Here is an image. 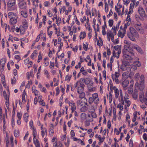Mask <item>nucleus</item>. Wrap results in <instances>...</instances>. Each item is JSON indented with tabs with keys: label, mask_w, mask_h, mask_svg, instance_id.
<instances>
[{
	"label": "nucleus",
	"mask_w": 147,
	"mask_h": 147,
	"mask_svg": "<svg viewBox=\"0 0 147 147\" xmlns=\"http://www.w3.org/2000/svg\"><path fill=\"white\" fill-rule=\"evenodd\" d=\"M123 57L124 60H131L135 59L136 57L133 50L129 51L127 49L126 51H123Z\"/></svg>",
	"instance_id": "1"
},
{
	"label": "nucleus",
	"mask_w": 147,
	"mask_h": 147,
	"mask_svg": "<svg viewBox=\"0 0 147 147\" xmlns=\"http://www.w3.org/2000/svg\"><path fill=\"white\" fill-rule=\"evenodd\" d=\"M130 32L127 33V35L130 39L132 41L136 40L135 37L138 38L139 37L138 34L136 30L133 27L129 28Z\"/></svg>",
	"instance_id": "2"
},
{
	"label": "nucleus",
	"mask_w": 147,
	"mask_h": 147,
	"mask_svg": "<svg viewBox=\"0 0 147 147\" xmlns=\"http://www.w3.org/2000/svg\"><path fill=\"white\" fill-rule=\"evenodd\" d=\"M92 97H90L89 98L88 102L89 104H91L93 102L95 104L99 103V99L98 94L97 93H94L92 95Z\"/></svg>",
	"instance_id": "3"
},
{
	"label": "nucleus",
	"mask_w": 147,
	"mask_h": 147,
	"mask_svg": "<svg viewBox=\"0 0 147 147\" xmlns=\"http://www.w3.org/2000/svg\"><path fill=\"white\" fill-rule=\"evenodd\" d=\"M9 10L13 11L17 9L15 0H9L7 4Z\"/></svg>",
	"instance_id": "4"
},
{
	"label": "nucleus",
	"mask_w": 147,
	"mask_h": 147,
	"mask_svg": "<svg viewBox=\"0 0 147 147\" xmlns=\"http://www.w3.org/2000/svg\"><path fill=\"white\" fill-rule=\"evenodd\" d=\"M130 48L132 49L131 50H133V49H135L138 52L141 54L143 53V52L141 47L136 44H131Z\"/></svg>",
	"instance_id": "5"
},
{
	"label": "nucleus",
	"mask_w": 147,
	"mask_h": 147,
	"mask_svg": "<svg viewBox=\"0 0 147 147\" xmlns=\"http://www.w3.org/2000/svg\"><path fill=\"white\" fill-rule=\"evenodd\" d=\"M77 103L78 105H80L81 106L84 105H87V100L86 98H84L78 100Z\"/></svg>",
	"instance_id": "6"
},
{
	"label": "nucleus",
	"mask_w": 147,
	"mask_h": 147,
	"mask_svg": "<svg viewBox=\"0 0 147 147\" xmlns=\"http://www.w3.org/2000/svg\"><path fill=\"white\" fill-rule=\"evenodd\" d=\"M84 80H82L80 78L79 81H78L74 85L73 87L75 88L77 87H84L85 86L83 81Z\"/></svg>",
	"instance_id": "7"
},
{
	"label": "nucleus",
	"mask_w": 147,
	"mask_h": 147,
	"mask_svg": "<svg viewBox=\"0 0 147 147\" xmlns=\"http://www.w3.org/2000/svg\"><path fill=\"white\" fill-rule=\"evenodd\" d=\"M138 11L140 16L142 17L146 16L145 11L142 6H139L138 8Z\"/></svg>",
	"instance_id": "8"
},
{
	"label": "nucleus",
	"mask_w": 147,
	"mask_h": 147,
	"mask_svg": "<svg viewBox=\"0 0 147 147\" xmlns=\"http://www.w3.org/2000/svg\"><path fill=\"white\" fill-rule=\"evenodd\" d=\"M139 98L140 101L142 103L144 102L145 104L147 105V94L144 96L140 95Z\"/></svg>",
	"instance_id": "9"
},
{
	"label": "nucleus",
	"mask_w": 147,
	"mask_h": 147,
	"mask_svg": "<svg viewBox=\"0 0 147 147\" xmlns=\"http://www.w3.org/2000/svg\"><path fill=\"white\" fill-rule=\"evenodd\" d=\"M68 104L70 107H71V113H74V111L76 110V108L75 103L73 101L68 102Z\"/></svg>",
	"instance_id": "10"
},
{
	"label": "nucleus",
	"mask_w": 147,
	"mask_h": 147,
	"mask_svg": "<svg viewBox=\"0 0 147 147\" xmlns=\"http://www.w3.org/2000/svg\"><path fill=\"white\" fill-rule=\"evenodd\" d=\"M124 60L122 61V65L121 66V69L123 70H124L125 67L129 64V63L127 61Z\"/></svg>",
	"instance_id": "11"
},
{
	"label": "nucleus",
	"mask_w": 147,
	"mask_h": 147,
	"mask_svg": "<svg viewBox=\"0 0 147 147\" xmlns=\"http://www.w3.org/2000/svg\"><path fill=\"white\" fill-rule=\"evenodd\" d=\"M144 84L137 82L135 84V86L136 87H137L140 90H142L144 87Z\"/></svg>",
	"instance_id": "12"
},
{
	"label": "nucleus",
	"mask_w": 147,
	"mask_h": 147,
	"mask_svg": "<svg viewBox=\"0 0 147 147\" xmlns=\"http://www.w3.org/2000/svg\"><path fill=\"white\" fill-rule=\"evenodd\" d=\"M18 5L20 8L21 9H25L27 7L26 3L24 2L19 3Z\"/></svg>",
	"instance_id": "13"
},
{
	"label": "nucleus",
	"mask_w": 147,
	"mask_h": 147,
	"mask_svg": "<svg viewBox=\"0 0 147 147\" xmlns=\"http://www.w3.org/2000/svg\"><path fill=\"white\" fill-rule=\"evenodd\" d=\"M136 28L137 30L140 31V32L142 34L144 32V30L142 29L141 26V24H136L135 25Z\"/></svg>",
	"instance_id": "14"
},
{
	"label": "nucleus",
	"mask_w": 147,
	"mask_h": 147,
	"mask_svg": "<svg viewBox=\"0 0 147 147\" xmlns=\"http://www.w3.org/2000/svg\"><path fill=\"white\" fill-rule=\"evenodd\" d=\"M113 90L115 91V98H118L119 95V90L117 88V87L115 86H114L113 87Z\"/></svg>",
	"instance_id": "15"
},
{
	"label": "nucleus",
	"mask_w": 147,
	"mask_h": 147,
	"mask_svg": "<svg viewBox=\"0 0 147 147\" xmlns=\"http://www.w3.org/2000/svg\"><path fill=\"white\" fill-rule=\"evenodd\" d=\"M107 39L109 41L110 40L112 36L114 35L113 32L111 31H109L108 32H107Z\"/></svg>",
	"instance_id": "16"
},
{
	"label": "nucleus",
	"mask_w": 147,
	"mask_h": 147,
	"mask_svg": "<svg viewBox=\"0 0 147 147\" xmlns=\"http://www.w3.org/2000/svg\"><path fill=\"white\" fill-rule=\"evenodd\" d=\"M8 16L10 19L14 18L15 17H17L16 14L12 12H9L8 14Z\"/></svg>",
	"instance_id": "17"
},
{
	"label": "nucleus",
	"mask_w": 147,
	"mask_h": 147,
	"mask_svg": "<svg viewBox=\"0 0 147 147\" xmlns=\"http://www.w3.org/2000/svg\"><path fill=\"white\" fill-rule=\"evenodd\" d=\"M129 84V81L127 80H125L123 81L121 83V85L123 87H127Z\"/></svg>",
	"instance_id": "18"
},
{
	"label": "nucleus",
	"mask_w": 147,
	"mask_h": 147,
	"mask_svg": "<svg viewBox=\"0 0 147 147\" xmlns=\"http://www.w3.org/2000/svg\"><path fill=\"white\" fill-rule=\"evenodd\" d=\"M17 17H15L14 18H13L10 20V23L11 24H14L17 22Z\"/></svg>",
	"instance_id": "19"
},
{
	"label": "nucleus",
	"mask_w": 147,
	"mask_h": 147,
	"mask_svg": "<svg viewBox=\"0 0 147 147\" xmlns=\"http://www.w3.org/2000/svg\"><path fill=\"white\" fill-rule=\"evenodd\" d=\"M3 96L5 99V102H8V100H9V96L7 95L6 92L5 91L3 92Z\"/></svg>",
	"instance_id": "20"
},
{
	"label": "nucleus",
	"mask_w": 147,
	"mask_h": 147,
	"mask_svg": "<svg viewBox=\"0 0 147 147\" xmlns=\"http://www.w3.org/2000/svg\"><path fill=\"white\" fill-rule=\"evenodd\" d=\"M125 34V33H124L123 32H121V30H119L118 31L117 35L118 37H120L121 38H123L124 37Z\"/></svg>",
	"instance_id": "21"
},
{
	"label": "nucleus",
	"mask_w": 147,
	"mask_h": 147,
	"mask_svg": "<svg viewBox=\"0 0 147 147\" xmlns=\"http://www.w3.org/2000/svg\"><path fill=\"white\" fill-rule=\"evenodd\" d=\"M81 79L82 80L83 79V80H84L83 81L84 83V82L86 85L88 84L90 82V80L89 78H86L85 79L84 78H82Z\"/></svg>",
	"instance_id": "22"
},
{
	"label": "nucleus",
	"mask_w": 147,
	"mask_h": 147,
	"mask_svg": "<svg viewBox=\"0 0 147 147\" xmlns=\"http://www.w3.org/2000/svg\"><path fill=\"white\" fill-rule=\"evenodd\" d=\"M6 62V59L5 58L1 59L0 61V65L1 67H2V69L4 67L5 64Z\"/></svg>",
	"instance_id": "23"
},
{
	"label": "nucleus",
	"mask_w": 147,
	"mask_h": 147,
	"mask_svg": "<svg viewBox=\"0 0 147 147\" xmlns=\"http://www.w3.org/2000/svg\"><path fill=\"white\" fill-rule=\"evenodd\" d=\"M133 86L130 85L127 89L128 93L129 94H132L133 92Z\"/></svg>",
	"instance_id": "24"
},
{
	"label": "nucleus",
	"mask_w": 147,
	"mask_h": 147,
	"mask_svg": "<svg viewBox=\"0 0 147 147\" xmlns=\"http://www.w3.org/2000/svg\"><path fill=\"white\" fill-rule=\"evenodd\" d=\"M111 76L113 80L115 81L116 84H118L119 83V80L118 79V78H114L113 74H112Z\"/></svg>",
	"instance_id": "25"
},
{
	"label": "nucleus",
	"mask_w": 147,
	"mask_h": 147,
	"mask_svg": "<svg viewBox=\"0 0 147 147\" xmlns=\"http://www.w3.org/2000/svg\"><path fill=\"white\" fill-rule=\"evenodd\" d=\"M88 110L89 112H94L95 110L94 107L92 105H89L88 107Z\"/></svg>",
	"instance_id": "26"
},
{
	"label": "nucleus",
	"mask_w": 147,
	"mask_h": 147,
	"mask_svg": "<svg viewBox=\"0 0 147 147\" xmlns=\"http://www.w3.org/2000/svg\"><path fill=\"white\" fill-rule=\"evenodd\" d=\"M80 73H82L84 75H86L87 74V72L84 69V68L83 67H82L81 68L80 70Z\"/></svg>",
	"instance_id": "27"
},
{
	"label": "nucleus",
	"mask_w": 147,
	"mask_h": 147,
	"mask_svg": "<svg viewBox=\"0 0 147 147\" xmlns=\"http://www.w3.org/2000/svg\"><path fill=\"white\" fill-rule=\"evenodd\" d=\"M20 13L22 16L24 18H26L28 16L27 12L25 11H22Z\"/></svg>",
	"instance_id": "28"
},
{
	"label": "nucleus",
	"mask_w": 147,
	"mask_h": 147,
	"mask_svg": "<svg viewBox=\"0 0 147 147\" xmlns=\"http://www.w3.org/2000/svg\"><path fill=\"white\" fill-rule=\"evenodd\" d=\"M144 77L143 75H142L140 78V83L142 84H144Z\"/></svg>",
	"instance_id": "29"
},
{
	"label": "nucleus",
	"mask_w": 147,
	"mask_h": 147,
	"mask_svg": "<svg viewBox=\"0 0 147 147\" xmlns=\"http://www.w3.org/2000/svg\"><path fill=\"white\" fill-rule=\"evenodd\" d=\"M132 96L136 100L138 98V93L137 92H134L132 93Z\"/></svg>",
	"instance_id": "30"
},
{
	"label": "nucleus",
	"mask_w": 147,
	"mask_h": 147,
	"mask_svg": "<svg viewBox=\"0 0 147 147\" xmlns=\"http://www.w3.org/2000/svg\"><path fill=\"white\" fill-rule=\"evenodd\" d=\"M84 87H77L78 88V90L77 92L78 93H82L83 92L84 89Z\"/></svg>",
	"instance_id": "31"
},
{
	"label": "nucleus",
	"mask_w": 147,
	"mask_h": 147,
	"mask_svg": "<svg viewBox=\"0 0 147 147\" xmlns=\"http://www.w3.org/2000/svg\"><path fill=\"white\" fill-rule=\"evenodd\" d=\"M83 48L84 50L85 51H87V49L88 48V42H86L85 44L83 43Z\"/></svg>",
	"instance_id": "32"
},
{
	"label": "nucleus",
	"mask_w": 147,
	"mask_h": 147,
	"mask_svg": "<svg viewBox=\"0 0 147 147\" xmlns=\"http://www.w3.org/2000/svg\"><path fill=\"white\" fill-rule=\"evenodd\" d=\"M99 39V40H98L97 41V44L98 46H100V45L102 46L103 45V42L101 38L100 37Z\"/></svg>",
	"instance_id": "33"
},
{
	"label": "nucleus",
	"mask_w": 147,
	"mask_h": 147,
	"mask_svg": "<svg viewBox=\"0 0 147 147\" xmlns=\"http://www.w3.org/2000/svg\"><path fill=\"white\" fill-rule=\"evenodd\" d=\"M14 132V135L16 137H18L19 136V131L18 129H15Z\"/></svg>",
	"instance_id": "34"
},
{
	"label": "nucleus",
	"mask_w": 147,
	"mask_h": 147,
	"mask_svg": "<svg viewBox=\"0 0 147 147\" xmlns=\"http://www.w3.org/2000/svg\"><path fill=\"white\" fill-rule=\"evenodd\" d=\"M111 30L113 31V34L114 35H115L117 34L116 31H117L118 29H116V28L115 27V26H113Z\"/></svg>",
	"instance_id": "35"
},
{
	"label": "nucleus",
	"mask_w": 147,
	"mask_h": 147,
	"mask_svg": "<svg viewBox=\"0 0 147 147\" xmlns=\"http://www.w3.org/2000/svg\"><path fill=\"white\" fill-rule=\"evenodd\" d=\"M86 36V33L85 32H81V34L80 35V39L82 38L83 39L85 38Z\"/></svg>",
	"instance_id": "36"
},
{
	"label": "nucleus",
	"mask_w": 147,
	"mask_h": 147,
	"mask_svg": "<svg viewBox=\"0 0 147 147\" xmlns=\"http://www.w3.org/2000/svg\"><path fill=\"white\" fill-rule=\"evenodd\" d=\"M71 75H69L68 74L65 77V80L69 82L71 79Z\"/></svg>",
	"instance_id": "37"
},
{
	"label": "nucleus",
	"mask_w": 147,
	"mask_h": 147,
	"mask_svg": "<svg viewBox=\"0 0 147 147\" xmlns=\"http://www.w3.org/2000/svg\"><path fill=\"white\" fill-rule=\"evenodd\" d=\"M87 107L85 106H84L81 108L80 111L82 112H85L87 111Z\"/></svg>",
	"instance_id": "38"
},
{
	"label": "nucleus",
	"mask_w": 147,
	"mask_h": 147,
	"mask_svg": "<svg viewBox=\"0 0 147 147\" xmlns=\"http://www.w3.org/2000/svg\"><path fill=\"white\" fill-rule=\"evenodd\" d=\"M117 108H119V109L121 111L123 110V106L121 103H119L118 104H117Z\"/></svg>",
	"instance_id": "39"
},
{
	"label": "nucleus",
	"mask_w": 147,
	"mask_h": 147,
	"mask_svg": "<svg viewBox=\"0 0 147 147\" xmlns=\"http://www.w3.org/2000/svg\"><path fill=\"white\" fill-rule=\"evenodd\" d=\"M78 93L80 94L79 96L80 98L81 99H83L85 98L84 96H85V93L84 92H83L82 93Z\"/></svg>",
	"instance_id": "40"
},
{
	"label": "nucleus",
	"mask_w": 147,
	"mask_h": 147,
	"mask_svg": "<svg viewBox=\"0 0 147 147\" xmlns=\"http://www.w3.org/2000/svg\"><path fill=\"white\" fill-rule=\"evenodd\" d=\"M20 30V32L21 33H22V34H24L25 31L24 30L23 31L21 29H20L18 27H16V31L17 32H19Z\"/></svg>",
	"instance_id": "41"
},
{
	"label": "nucleus",
	"mask_w": 147,
	"mask_h": 147,
	"mask_svg": "<svg viewBox=\"0 0 147 147\" xmlns=\"http://www.w3.org/2000/svg\"><path fill=\"white\" fill-rule=\"evenodd\" d=\"M129 98V96L128 94V93L126 92H125V95L124 96V100H125V99H128Z\"/></svg>",
	"instance_id": "42"
},
{
	"label": "nucleus",
	"mask_w": 147,
	"mask_h": 147,
	"mask_svg": "<svg viewBox=\"0 0 147 147\" xmlns=\"http://www.w3.org/2000/svg\"><path fill=\"white\" fill-rule=\"evenodd\" d=\"M37 51L36 50H34V52L31 55V58L33 59L34 57V56H36V55H37V53H36Z\"/></svg>",
	"instance_id": "43"
},
{
	"label": "nucleus",
	"mask_w": 147,
	"mask_h": 147,
	"mask_svg": "<svg viewBox=\"0 0 147 147\" xmlns=\"http://www.w3.org/2000/svg\"><path fill=\"white\" fill-rule=\"evenodd\" d=\"M55 19H56V22L57 23L58 21H59V23H61V18L59 17H58L57 18V15L56 14V17H55Z\"/></svg>",
	"instance_id": "44"
},
{
	"label": "nucleus",
	"mask_w": 147,
	"mask_h": 147,
	"mask_svg": "<svg viewBox=\"0 0 147 147\" xmlns=\"http://www.w3.org/2000/svg\"><path fill=\"white\" fill-rule=\"evenodd\" d=\"M10 141H11V147H13V136H11L10 137Z\"/></svg>",
	"instance_id": "45"
},
{
	"label": "nucleus",
	"mask_w": 147,
	"mask_h": 147,
	"mask_svg": "<svg viewBox=\"0 0 147 147\" xmlns=\"http://www.w3.org/2000/svg\"><path fill=\"white\" fill-rule=\"evenodd\" d=\"M16 78L14 77H13L11 79V84L12 85L15 84L16 83Z\"/></svg>",
	"instance_id": "46"
},
{
	"label": "nucleus",
	"mask_w": 147,
	"mask_h": 147,
	"mask_svg": "<svg viewBox=\"0 0 147 147\" xmlns=\"http://www.w3.org/2000/svg\"><path fill=\"white\" fill-rule=\"evenodd\" d=\"M109 26L111 27L112 26L113 23V20H109L108 21Z\"/></svg>",
	"instance_id": "47"
},
{
	"label": "nucleus",
	"mask_w": 147,
	"mask_h": 147,
	"mask_svg": "<svg viewBox=\"0 0 147 147\" xmlns=\"http://www.w3.org/2000/svg\"><path fill=\"white\" fill-rule=\"evenodd\" d=\"M131 69L133 70H136L137 69V67L135 65H130Z\"/></svg>",
	"instance_id": "48"
},
{
	"label": "nucleus",
	"mask_w": 147,
	"mask_h": 147,
	"mask_svg": "<svg viewBox=\"0 0 147 147\" xmlns=\"http://www.w3.org/2000/svg\"><path fill=\"white\" fill-rule=\"evenodd\" d=\"M114 48L115 51H119V49H121L120 46L119 45H117L114 46Z\"/></svg>",
	"instance_id": "49"
},
{
	"label": "nucleus",
	"mask_w": 147,
	"mask_h": 147,
	"mask_svg": "<svg viewBox=\"0 0 147 147\" xmlns=\"http://www.w3.org/2000/svg\"><path fill=\"white\" fill-rule=\"evenodd\" d=\"M33 142L34 144H36L37 143H39L38 140L35 138H34L33 139Z\"/></svg>",
	"instance_id": "50"
},
{
	"label": "nucleus",
	"mask_w": 147,
	"mask_h": 147,
	"mask_svg": "<svg viewBox=\"0 0 147 147\" xmlns=\"http://www.w3.org/2000/svg\"><path fill=\"white\" fill-rule=\"evenodd\" d=\"M124 101L125 103L127 104V106L128 107H129L131 104V102L130 101L126 99H125V100H124Z\"/></svg>",
	"instance_id": "51"
},
{
	"label": "nucleus",
	"mask_w": 147,
	"mask_h": 147,
	"mask_svg": "<svg viewBox=\"0 0 147 147\" xmlns=\"http://www.w3.org/2000/svg\"><path fill=\"white\" fill-rule=\"evenodd\" d=\"M91 116L93 118H95L97 117V115L96 113L94 112H91Z\"/></svg>",
	"instance_id": "52"
},
{
	"label": "nucleus",
	"mask_w": 147,
	"mask_h": 147,
	"mask_svg": "<svg viewBox=\"0 0 147 147\" xmlns=\"http://www.w3.org/2000/svg\"><path fill=\"white\" fill-rule=\"evenodd\" d=\"M124 43L128 45V48H130V46L131 45V44H133V43H130L129 41L127 40H125L124 41Z\"/></svg>",
	"instance_id": "53"
},
{
	"label": "nucleus",
	"mask_w": 147,
	"mask_h": 147,
	"mask_svg": "<svg viewBox=\"0 0 147 147\" xmlns=\"http://www.w3.org/2000/svg\"><path fill=\"white\" fill-rule=\"evenodd\" d=\"M128 22H127V24H125L124 25V27L123 29V32H124V33H126V30L127 26H128Z\"/></svg>",
	"instance_id": "54"
},
{
	"label": "nucleus",
	"mask_w": 147,
	"mask_h": 147,
	"mask_svg": "<svg viewBox=\"0 0 147 147\" xmlns=\"http://www.w3.org/2000/svg\"><path fill=\"white\" fill-rule=\"evenodd\" d=\"M135 78L136 79V81H138L139 79V78L140 77V74L139 73H136L134 76Z\"/></svg>",
	"instance_id": "55"
},
{
	"label": "nucleus",
	"mask_w": 147,
	"mask_h": 147,
	"mask_svg": "<svg viewBox=\"0 0 147 147\" xmlns=\"http://www.w3.org/2000/svg\"><path fill=\"white\" fill-rule=\"evenodd\" d=\"M134 63L135 64L136 66L138 67H140L141 65V63L139 61H135Z\"/></svg>",
	"instance_id": "56"
},
{
	"label": "nucleus",
	"mask_w": 147,
	"mask_h": 147,
	"mask_svg": "<svg viewBox=\"0 0 147 147\" xmlns=\"http://www.w3.org/2000/svg\"><path fill=\"white\" fill-rule=\"evenodd\" d=\"M135 1H134L133 3H131L130 5V9L134 8L135 4Z\"/></svg>",
	"instance_id": "57"
},
{
	"label": "nucleus",
	"mask_w": 147,
	"mask_h": 147,
	"mask_svg": "<svg viewBox=\"0 0 147 147\" xmlns=\"http://www.w3.org/2000/svg\"><path fill=\"white\" fill-rule=\"evenodd\" d=\"M119 76V74L117 72H115L114 75V78H118Z\"/></svg>",
	"instance_id": "58"
},
{
	"label": "nucleus",
	"mask_w": 147,
	"mask_h": 147,
	"mask_svg": "<svg viewBox=\"0 0 147 147\" xmlns=\"http://www.w3.org/2000/svg\"><path fill=\"white\" fill-rule=\"evenodd\" d=\"M119 93L120 94V96L121 97V98L122 99L123 98V92L122 91L121 89H120L119 90Z\"/></svg>",
	"instance_id": "59"
},
{
	"label": "nucleus",
	"mask_w": 147,
	"mask_h": 147,
	"mask_svg": "<svg viewBox=\"0 0 147 147\" xmlns=\"http://www.w3.org/2000/svg\"><path fill=\"white\" fill-rule=\"evenodd\" d=\"M32 134L34 138H35L36 137V132L35 129H34V128H33Z\"/></svg>",
	"instance_id": "60"
},
{
	"label": "nucleus",
	"mask_w": 147,
	"mask_h": 147,
	"mask_svg": "<svg viewBox=\"0 0 147 147\" xmlns=\"http://www.w3.org/2000/svg\"><path fill=\"white\" fill-rule=\"evenodd\" d=\"M107 67L108 68H110V70L111 71L112 69V63L111 62H110L109 63L107 64Z\"/></svg>",
	"instance_id": "61"
},
{
	"label": "nucleus",
	"mask_w": 147,
	"mask_h": 147,
	"mask_svg": "<svg viewBox=\"0 0 147 147\" xmlns=\"http://www.w3.org/2000/svg\"><path fill=\"white\" fill-rule=\"evenodd\" d=\"M22 24L24 27H28V23L26 20H25L24 22H23Z\"/></svg>",
	"instance_id": "62"
},
{
	"label": "nucleus",
	"mask_w": 147,
	"mask_h": 147,
	"mask_svg": "<svg viewBox=\"0 0 147 147\" xmlns=\"http://www.w3.org/2000/svg\"><path fill=\"white\" fill-rule=\"evenodd\" d=\"M86 115L85 113H83L81 114V117L82 119H85L86 118Z\"/></svg>",
	"instance_id": "63"
},
{
	"label": "nucleus",
	"mask_w": 147,
	"mask_h": 147,
	"mask_svg": "<svg viewBox=\"0 0 147 147\" xmlns=\"http://www.w3.org/2000/svg\"><path fill=\"white\" fill-rule=\"evenodd\" d=\"M143 139L145 140H147V134L146 133H144L143 136Z\"/></svg>",
	"instance_id": "64"
}]
</instances>
